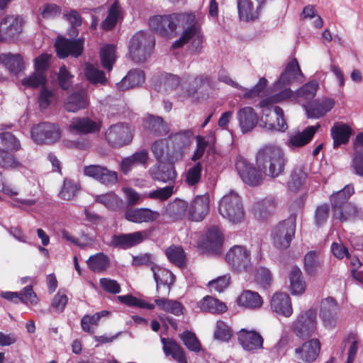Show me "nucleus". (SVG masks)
<instances>
[{
	"label": "nucleus",
	"mask_w": 363,
	"mask_h": 363,
	"mask_svg": "<svg viewBox=\"0 0 363 363\" xmlns=\"http://www.w3.org/2000/svg\"><path fill=\"white\" fill-rule=\"evenodd\" d=\"M274 113L276 116V123H268L267 121H265V128L269 130H277L280 132L286 131L288 129V125L284 118L283 110L279 106H275Z\"/></svg>",
	"instance_id": "nucleus-54"
},
{
	"label": "nucleus",
	"mask_w": 363,
	"mask_h": 363,
	"mask_svg": "<svg viewBox=\"0 0 363 363\" xmlns=\"http://www.w3.org/2000/svg\"><path fill=\"white\" fill-rule=\"evenodd\" d=\"M121 16V9L118 2H114L108 9V15L101 23L104 30L112 29Z\"/></svg>",
	"instance_id": "nucleus-46"
},
{
	"label": "nucleus",
	"mask_w": 363,
	"mask_h": 363,
	"mask_svg": "<svg viewBox=\"0 0 363 363\" xmlns=\"http://www.w3.org/2000/svg\"><path fill=\"white\" fill-rule=\"evenodd\" d=\"M150 269L157 283V294H160L162 291H164V295L168 296L171 289V285L174 281V276L169 270L155 264H151Z\"/></svg>",
	"instance_id": "nucleus-18"
},
{
	"label": "nucleus",
	"mask_w": 363,
	"mask_h": 363,
	"mask_svg": "<svg viewBox=\"0 0 363 363\" xmlns=\"http://www.w3.org/2000/svg\"><path fill=\"white\" fill-rule=\"evenodd\" d=\"M96 201L104 204L108 208L113 209L118 205L119 198L114 193L109 192L96 196Z\"/></svg>",
	"instance_id": "nucleus-64"
},
{
	"label": "nucleus",
	"mask_w": 363,
	"mask_h": 363,
	"mask_svg": "<svg viewBox=\"0 0 363 363\" xmlns=\"http://www.w3.org/2000/svg\"><path fill=\"white\" fill-rule=\"evenodd\" d=\"M77 191V184L74 182L66 179L64 181L63 186L60 192V196L64 200L69 201L75 196Z\"/></svg>",
	"instance_id": "nucleus-58"
},
{
	"label": "nucleus",
	"mask_w": 363,
	"mask_h": 363,
	"mask_svg": "<svg viewBox=\"0 0 363 363\" xmlns=\"http://www.w3.org/2000/svg\"><path fill=\"white\" fill-rule=\"evenodd\" d=\"M187 208L185 201L176 199L166 206L164 213L173 220H179L185 215Z\"/></svg>",
	"instance_id": "nucleus-44"
},
{
	"label": "nucleus",
	"mask_w": 363,
	"mask_h": 363,
	"mask_svg": "<svg viewBox=\"0 0 363 363\" xmlns=\"http://www.w3.org/2000/svg\"><path fill=\"white\" fill-rule=\"evenodd\" d=\"M85 176L92 178L104 185H112L118 181V174L104 166L90 164L83 169Z\"/></svg>",
	"instance_id": "nucleus-15"
},
{
	"label": "nucleus",
	"mask_w": 363,
	"mask_h": 363,
	"mask_svg": "<svg viewBox=\"0 0 363 363\" xmlns=\"http://www.w3.org/2000/svg\"><path fill=\"white\" fill-rule=\"evenodd\" d=\"M89 268L96 273L106 271L110 267V259L103 252H99L89 257L86 261Z\"/></svg>",
	"instance_id": "nucleus-41"
},
{
	"label": "nucleus",
	"mask_w": 363,
	"mask_h": 363,
	"mask_svg": "<svg viewBox=\"0 0 363 363\" xmlns=\"http://www.w3.org/2000/svg\"><path fill=\"white\" fill-rule=\"evenodd\" d=\"M105 138L113 147L128 145L133 139L132 128L128 124L123 123L112 125L106 131Z\"/></svg>",
	"instance_id": "nucleus-10"
},
{
	"label": "nucleus",
	"mask_w": 363,
	"mask_h": 363,
	"mask_svg": "<svg viewBox=\"0 0 363 363\" xmlns=\"http://www.w3.org/2000/svg\"><path fill=\"white\" fill-rule=\"evenodd\" d=\"M354 188L352 186L347 185L343 189L331 196L330 201L333 211L343 206L347 203L348 199L353 194Z\"/></svg>",
	"instance_id": "nucleus-47"
},
{
	"label": "nucleus",
	"mask_w": 363,
	"mask_h": 363,
	"mask_svg": "<svg viewBox=\"0 0 363 363\" xmlns=\"http://www.w3.org/2000/svg\"><path fill=\"white\" fill-rule=\"evenodd\" d=\"M101 63L104 69L108 72L113 68L116 60V48L112 45H106L101 48L100 52Z\"/></svg>",
	"instance_id": "nucleus-45"
},
{
	"label": "nucleus",
	"mask_w": 363,
	"mask_h": 363,
	"mask_svg": "<svg viewBox=\"0 0 363 363\" xmlns=\"http://www.w3.org/2000/svg\"><path fill=\"white\" fill-rule=\"evenodd\" d=\"M238 341L242 348L247 351H253L262 348L263 338L254 330L241 329L238 333Z\"/></svg>",
	"instance_id": "nucleus-25"
},
{
	"label": "nucleus",
	"mask_w": 363,
	"mask_h": 363,
	"mask_svg": "<svg viewBox=\"0 0 363 363\" xmlns=\"http://www.w3.org/2000/svg\"><path fill=\"white\" fill-rule=\"evenodd\" d=\"M266 0H236L238 14L242 21L258 19Z\"/></svg>",
	"instance_id": "nucleus-12"
},
{
	"label": "nucleus",
	"mask_w": 363,
	"mask_h": 363,
	"mask_svg": "<svg viewBox=\"0 0 363 363\" xmlns=\"http://www.w3.org/2000/svg\"><path fill=\"white\" fill-rule=\"evenodd\" d=\"M203 19V16L201 13L185 12L153 16L150 19L149 25L153 30L167 38L175 36L177 27L182 28L181 36L173 43L172 48H181L190 43L191 50L199 52L203 43L201 30Z\"/></svg>",
	"instance_id": "nucleus-1"
},
{
	"label": "nucleus",
	"mask_w": 363,
	"mask_h": 363,
	"mask_svg": "<svg viewBox=\"0 0 363 363\" xmlns=\"http://www.w3.org/2000/svg\"><path fill=\"white\" fill-rule=\"evenodd\" d=\"M56 99L55 91L49 89L45 85L41 87L40 91L38 103L41 109L48 108Z\"/></svg>",
	"instance_id": "nucleus-53"
},
{
	"label": "nucleus",
	"mask_w": 363,
	"mask_h": 363,
	"mask_svg": "<svg viewBox=\"0 0 363 363\" xmlns=\"http://www.w3.org/2000/svg\"><path fill=\"white\" fill-rule=\"evenodd\" d=\"M201 172L202 166L200 162L189 167L185 174L186 183L190 186L196 184L201 179Z\"/></svg>",
	"instance_id": "nucleus-57"
},
{
	"label": "nucleus",
	"mask_w": 363,
	"mask_h": 363,
	"mask_svg": "<svg viewBox=\"0 0 363 363\" xmlns=\"http://www.w3.org/2000/svg\"><path fill=\"white\" fill-rule=\"evenodd\" d=\"M306 77L303 74L298 62L296 58L291 59L285 66L284 71L281 73L279 80L274 85V91L280 93L285 86L293 83H301Z\"/></svg>",
	"instance_id": "nucleus-8"
},
{
	"label": "nucleus",
	"mask_w": 363,
	"mask_h": 363,
	"mask_svg": "<svg viewBox=\"0 0 363 363\" xmlns=\"http://www.w3.org/2000/svg\"><path fill=\"white\" fill-rule=\"evenodd\" d=\"M167 296L164 295V291L156 296L155 303L160 309L170 313L174 315H180L183 313V306L181 303L174 300L166 298Z\"/></svg>",
	"instance_id": "nucleus-38"
},
{
	"label": "nucleus",
	"mask_w": 363,
	"mask_h": 363,
	"mask_svg": "<svg viewBox=\"0 0 363 363\" xmlns=\"http://www.w3.org/2000/svg\"><path fill=\"white\" fill-rule=\"evenodd\" d=\"M239 126L243 133L251 131L257 124L258 116L252 107H244L237 113Z\"/></svg>",
	"instance_id": "nucleus-27"
},
{
	"label": "nucleus",
	"mask_w": 363,
	"mask_h": 363,
	"mask_svg": "<svg viewBox=\"0 0 363 363\" xmlns=\"http://www.w3.org/2000/svg\"><path fill=\"white\" fill-rule=\"evenodd\" d=\"M209 210V196H197L189 208V218L194 221H201Z\"/></svg>",
	"instance_id": "nucleus-24"
},
{
	"label": "nucleus",
	"mask_w": 363,
	"mask_h": 363,
	"mask_svg": "<svg viewBox=\"0 0 363 363\" xmlns=\"http://www.w3.org/2000/svg\"><path fill=\"white\" fill-rule=\"evenodd\" d=\"M225 260L234 271H247L251 268L250 252L244 246L232 247L226 253Z\"/></svg>",
	"instance_id": "nucleus-9"
},
{
	"label": "nucleus",
	"mask_w": 363,
	"mask_h": 363,
	"mask_svg": "<svg viewBox=\"0 0 363 363\" xmlns=\"http://www.w3.org/2000/svg\"><path fill=\"white\" fill-rule=\"evenodd\" d=\"M168 259L179 267H182L185 262V254L182 247L172 245L166 250Z\"/></svg>",
	"instance_id": "nucleus-55"
},
{
	"label": "nucleus",
	"mask_w": 363,
	"mask_h": 363,
	"mask_svg": "<svg viewBox=\"0 0 363 363\" xmlns=\"http://www.w3.org/2000/svg\"><path fill=\"white\" fill-rule=\"evenodd\" d=\"M155 46L154 38L145 33L139 32L134 35L129 45V55L133 60L141 62L145 60Z\"/></svg>",
	"instance_id": "nucleus-6"
},
{
	"label": "nucleus",
	"mask_w": 363,
	"mask_h": 363,
	"mask_svg": "<svg viewBox=\"0 0 363 363\" xmlns=\"http://www.w3.org/2000/svg\"><path fill=\"white\" fill-rule=\"evenodd\" d=\"M47 83L45 74L34 71L30 75L21 79V84L24 88L35 89L40 86H44Z\"/></svg>",
	"instance_id": "nucleus-48"
},
{
	"label": "nucleus",
	"mask_w": 363,
	"mask_h": 363,
	"mask_svg": "<svg viewBox=\"0 0 363 363\" xmlns=\"http://www.w3.org/2000/svg\"><path fill=\"white\" fill-rule=\"evenodd\" d=\"M174 186H167L164 188H160L150 192L145 193L146 199H152L160 201L168 199L174 194Z\"/></svg>",
	"instance_id": "nucleus-59"
},
{
	"label": "nucleus",
	"mask_w": 363,
	"mask_h": 363,
	"mask_svg": "<svg viewBox=\"0 0 363 363\" xmlns=\"http://www.w3.org/2000/svg\"><path fill=\"white\" fill-rule=\"evenodd\" d=\"M256 162L258 169L242 157H238L235 162V168L240 178L250 186L261 184L267 170L272 177H277L283 172L285 165L284 152L278 145H266L258 151Z\"/></svg>",
	"instance_id": "nucleus-2"
},
{
	"label": "nucleus",
	"mask_w": 363,
	"mask_h": 363,
	"mask_svg": "<svg viewBox=\"0 0 363 363\" xmlns=\"http://www.w3.org/2000/svg\"><path fill=\"white\" fill-rule=\"evenodd\" d=\"M319 88V83L316 79H313L303 85L296 92H293L290 89H285L280 93H277L272 96L267 97L261 101L259 106L263 108L262 115L268 116L269 109L267 108L273 104L279 103L286 99H296L302 98L304 99H311L314 98ZM262 121L264 122V116H262Z\"/></svg>",
	"instance_id": "nucleus-3"
},
{
	"label": "nucleus",
	"mask_w": 363,
	"mask_h": 363,
	"mask_svg": "<svg viewBox=\"0 0 363 363\" xmlns=\"http://www.w3.org/2000/svg\"><path fill=\"white\" fill-rule=\"evenodd\" d=\"M101 123L99 121H93L89 118H74L68 126L71 133L88 134L100 130Z\"/></svg>",
	"instance_id": "nucleus-22"
},
{
	"label": "nucleus",
	"mask_w": 363,
	"mask_h": 363,
	"mask_svg": "<svg viewBox=\"0 0 363 363\" xmlns=\"http://www.w3.org/2000/svg\"><path fill=\"white\" fill-rule=\"evenodd\" d=\"M321 343L318 338H311L305 341L294 350L296 358L303 363H313L319 357Z\"/></svg>",
	"instance_id": "nucleus-13"
},
{
	"label": "nucleus",
	"mask_w": 363,
	"mask_h": 363,
	"mask_svg": "<svg viewBox=\"0 0 363 363\" xmlns=\"http://www.w3.org/2000/svg\"><path fill=\"white\" fill-rule=\"evenodd\" d=\"M147 159L148 155L146 150L136 152L131 156L125 157L122 160L121 164V171L126 174L133 167L139 164H145Z\"/></svg>",
	"instance_id": "nucleus-40"
},
{
	"label": "nucleus",
	"mask_w": 363,
	"mask_h": 363,
	"mask_svg": "<svg viewBox=\"0 0 363 363\" xmlns=\"http://www.w3.org/2000/svg\"><path fill=\"white\" fill-rule=\"evenodd\" d=\"M318 328L317 312L309 308L301 312L291 323V330L298 337H311Z\"/></svg>",
	"instance_id": "nucleus-5"
},
{
	"label": "nucleus",
	"mask_w": 363,
	"mask_h": 363,
	"mask_svg": "<svg viewBox=\"0 0 363 363\" xmlns=\"http://www.w3.org/2000/svg\"><path fill=\"white\" fill-rule=\"evenodd\" d=\"M351 127L344 123L337 122L330 129L331 137L333 140V147H337L341 145L347 144L352 135Z\"/></svg>",
	"instance_id": "nucleus-30"
},
{
	"label": "nucleus",
	"mask_w": 363,
	"mask_h": 363,
	"mask_svg": "<svg viewBox=\"0 0 363 363\" xmlns=\"http://www.w3.org/2000/svg\"><path fill=\"white\" fill-rule=\"evenodd\" d=\"M197 306L201 311L213 314L223 313L228 308L225 303L211 296H204L198 302Z\"/></svg>",
	"instance_id": "nucleus-36"
},
{
	"label": "nucleus",
	"mask_w": 363,
	"mask_h": 363,
	"mask_svg": "<svg viewBox=\"0 0 363 363\" xmlns=\"http://www.w3.org/2000/svg\"><path fill=\"white\" fill-rule=\"evenodd\" d=\"M161 342L167 357L171 356L178 363H187L183 348L172 339L162 337Z\"/></svg>",
	"instance_id": "nucleus-35"
},
{
	"label": "nucleus",
	"mask_w": 363,
	"mask_h": 363,
	"mask_svg": "<svg viewBox=\"0 0 363 363\" xmlns=\"http://www.w3.org/2000/svg\"><path fill=\"white\" fill-rule=\"evenodd\" d=\"M53 128L51 123H42L33 125L30 130L32 139L37 143H44L46 141V131H49Z\"/></svg>",
	"instance_id": "nucleus-51"
},
{
	"label": "nucleus",
	"mask_w": 363,
	"mask_h": 363,
	"mask_svg": "<svg viewBox=\"0 0 363 363\" xmlns=\"http://www.w3.org/2000/svg\"><path fill=\"white\" fill-rule=\"evenodd\" d=\"M289 289L293 296H301L306 289V284L301 270L297 267H292L289 273Z\"/></svg>",
	"instance_id": "nucleus-32"
},
{
	"label": "nucleus",
	"mask_w": 363,
	"mask_h": 363,
	"mask_svg": "<svg viewBox=\"0 0 363 363\" xmlns=\"http://www.w3.org/2000/svg\"><path fill=\"white\" fill-rule=\"evenodd\" d=\"M160 216L158 211L147 208L128 209L125 212V218L136 223L154 222L159 219Z\"/></svg>",
	"instance_id": "nucleus-23"
},
{
	"label": "nucleus",
	"mask_w": 363,
	"mask_h": 363,
	"mask_svg": "<svg viewBox=\"0 0 363 363\" xmlns=\"http://www.w3.org/2000/svg\"><path fill=\"white\" fill-rule=\"evenodd\" d=\"M320 127V124L318 123L315 125L308 126L302 131L291 133L286 143L287 146L291 149H296L307 145L311 141Z\"/></svg>",
	"instance_id": "nucleus-21"
},
{
	"label": "nucleus",
	"mask_w": 363,
	"mask_h": 363,
	"mask_svg": "<svg viewBox=\"0 0 363 363\" xmlns=\"http://www.w3.org/2000/svg\"><path fill=\"white\" fill-rule=\"evenodd\" d=\"M0 63L3 65L10 73L14 74H17L25 69L23 57L18 53H0Z\"/></svg>",
	"instance_id": "nucleus-29"
},
{
	"label": "nucleus",
	"mask_w": 363,
	"mask_h": 363,
	"mask_svg": "<svg viewBox=\"0 0 363 363\" xmlns=\"http://www.w3.org/2000/svg\"><path fill=\"white\" fill-rule=\"evenodd\" d=\"M84 74L86 79L93 84H105L107 78L105 73L100 70L97 66L87 62L84 65Z\"/></svg>",
	"instance_id": "nucleus-43"
},
{
	"label": "nucleus",
	"mask_w": 363,
	"mask_h": 363,
	"mask_svg": "<svg viewBox=\"0 0 363 363\" xmlns=\"http://www.w3.org/2000/svg\"><path fill=\"white\" fill-rule=\"evenodd\" d=\"M84 40L77 39L70 40L65 38L59 37L55 43V49L57 55L60 58H65L68 55L78 57L83 51Z\"/></svg>",
	"instance_id": "nucleus-16"
},
{
	"label": "nucleus",
	"mask_w": 363,
	"mask_h": 363,
	"mask_svg": "<svg viewBox=\"0 0 363 363\" xmlns=\"http://www.w3.org/2000/svg\"><path fill=\"white\" fill-rule=\"evenodd\" d=\"M108 314V311H102L101 312L96 313L93 315H86L82 317L81 320V326L84 332L89 333H94V330L92 326H96L98 322L101 317H104Z\"/></svg>",
	"instance_id": "nucleus-50"
},
{
	"label": "nucleus",
	"mask_w": 363,
	"mask_h": 363,
	"mask_svg": "<svg viewBox=\"0 0 363 363\" xmlns=\"http://www.w3.org/2000/svg\"><path fill=\"white\" fill-rule=\"evenodd\" d=\"M89 105L88 96L86 90L81 89L69 94L64 101V107L69 112L75 113L85 108Z\"/></svg>",
	"instance_id": "nucleus-28"
},
{
	"label": "nucleus",
	"mask_w": 363,
	"mask_h": 363,
	"mask_svg": "<svg viewBox=\"0 0 363 363\" xmlns=\"http://www.w3.org/2000/svg\"><path fill=\"white\" fill-rule=\"evenodd\" d=\"M333 212L334 216L341 220H346L352 218H355L358 216L359 213L357 208L350 203L344 204L343 206L340 208H337L334 210Z\"/></svg>",
	"instance_id": "nucleus-52"
},
{
	"label": "nucleus",
	"mask_w": 363,
	"mask_h": 363,
	"mask_svg": "<svg viewBox=\"0 0 363 363\" xmlns=\"http://www.w3.org/2000/svg\"><path fill=\"white\" fill-rule=\"evenodd\" d=\"M144 127L155 135H165L169 132L167 125L160 117L152 116L147 117L144 121Z\"/></svg>",
	"instance_id": "nucleus-42"
},
{
	"label": "nucleus",
	"mask_w": 363,
	"mask_h": 363,
	"mask_svg": "<svg viewBox=\"0 0 363 363\" xmlns=\"http://www.w3.org/2000/svg\"><path fill=\"white\" fill-rule=\"evenodd\" d=\"M335 105L333 98L322 96L305 106L308 118H320L330 111Z\"/></svg>",
	"instance_id": "nucleus-20"
},
{
	"label": "nucleus",
	"mask_w": 363,
	"mask_h": 363,
	"mask_svg": "<svg viewBox=\"0 0 363 363\" xmlns=\"http://www.w3.org/2000/svg\"><path fill=\"white\" fill-rule=\"evenodd\" d=\"M296 229V219L290 217L278 223L273 228L271 240L277 249H286L289 247Z\"/></svg>",
	"instance_id": "nucleus-7"
},
{
	"label": "nucleus",
	"mask_w": 363,
	"mask_h": 363,
	"mask_svg": "<svg viewBox=\"0 0 363 363\" xmlns=\"http://www.w3.org/2000/svg\"><path fill=\"white\" fill-rule=\"evenodd\" d=\"M171 138L168 140H159L153 143L152 152L157 160H166L167 155L169 154Z\"/></svg>",
	"instance_id": "nucleus-49"
},
{
	"label": "nucleus",
	"mask_w": 363,
	"mask_h": 363,
	"mask_svg": "<svg viewBox=\"0 0 363 363\" xmlns=\"http://www.w3.org/2000/svg\"><path fill=\"white\" fill-rule=\"evenodd\" d=\"M270 311L276 315L290 317L293 314V307L290 296L285 292L274 293L269 303Z\"/></svg>",
	"instance_id": "nucleus-17"
},
{
	"label": "nucleus",
	"mask_w": 363,
	"mask_h": 363,
	"mask_svg": "<svg viewBox=\"0 0 363 363\" xmlns=\"http://www.w3.org/2000/svg\"><path fill=\"white\" fill-rule=\"evenodd\" d=\"M117 299L121 303L129 306H135L140 308L152 310L155 308L152 303H148L143 299L138 298L132 295L118 296Z\"/></svg>",
	"instance_id": "nucleus-56"
},
{
	"label": "nucleus",
	"mask_w": 363,
	"mask_h": 363,
	"mask_svg": "<svg viewBox=\"0 0 363 363\" xmlns=\"http://www.w3.org/2000/svg\"><path fill=\"white\" fill-rule=\"evenodd\" d=\"M236 302L239 306L244 308L256 310L261 308L263 299L257 292L245 290L237 298Z\"/></svg>",
	"instance_id": "nucleus-33"
},
{
	"label": "nucleus",
	"mask_w": 363,
	"mask_h": 363,
	"mask_svg": "<svg viewBox=\"0 0 363 363\" xmlns=\"http://www.w3.org/2000/svg\"><path fill=\"white\" fill-rule=\"evenodd\" d=\"M180 337L184 344L189 350L196 352L200 351L201 345L194 333L186 331Z\"/></svg>",
	"instance_id": "nucleus-61"
},
{
	"label": "nucleus",
	"mask_w": 363,
	"mask_h": 363,
	"mask_svg": "<svg viewBox=\"0 0 363 363\" xmlns=\"http://www.w3.org/2000/svg\"><path fill=\"white\" fill-rule=\"evenodd\" d=\"M201 246L213 253H219L223 245V235L216 227L210 228L206 237L201 242Z\"/></svg>",
	"instance_id": "nucleus-31"
},
{
	"label": "nucleus",
	"mask_w": 363,
	"mask_h": 363,
	"mask_svg": "<svg viewBox=\"0 0 363 363\" xmlns=\"http://www.w3.org/2000/svg\"><path fill=\"white\" fill-rule=\"evenodd\" d=\"M147 236L145 231H138L128 234L114 235L111 245L121 248H128L142 242Z\"/></svg>",
	"instance_id": "nucleus-26"
},
{
	"label": "nucleus",
	"mask_w": 363,
	"mask_h": 363,
	"mask_svg": "<svg viewBox=\"0 0 363 363\" xmlns=\"http://www.w3.org/2000/svg\"><path fill=\"white\" fill-rule=\"evenodd\" d=\"M122 190L129 206L137 205L146 199L145 193L143 194H140L132 188L124 187Z\"/></svg>",
	"instance_id": "nucleus-63"
},
{
	"label": "nucleus",
	"mask_w": 363,
	"mask_h": 363,
	"mask_svg": "<svg viewBox=\"0 0 363 363\" xmlns=\"http://www.w3.org/2000/svg\"><path fill=\"white\" fill-rule=\"evenodd\" d=\"M220 214L233 223L241 222L244 218V211L238 194L230 191L224 195L219 201Z\"/></svg>",
	"instance_id": "nucleus-4"
},
{
	"label": "nucleus",
	"mask_w": 363,
	"mask_h": 363,
	"mask_svg": "<svg viewBox=\"0 0 363 363\" xmlns=\"http://www.w3.org/2000/svg\"><path fill=\"white\" fill-rule=\"evenodd\" d=\"M353 145L354 157L352 166L357 174L363 177V133L357 134Z\"/></svg>",
	"instance_id": "nucleus-37"
},
{
	"label": "nucleus",
	"mask_w": 363,
	"mask_h": 363,
	"mask_svg": "<svg viewBox=\"0 0 363 363\" xmlns=\"http://www.w3.org/2000/svg\"><path fill=\"white\" fill-rule=\"evenodd\" d=\"M145 79V73L143 70L132 69L116 86L118 89L124 91L141 85L144 83Z\"/></svg>",
	"instance_id": "nucleus-34"
},
{
	"label": "nucleus",
	"mask_w": 363,
	"mask_h": 363,
	"mask_svg": "<svg viewBox=\"0 0 363 363\" xmlns=\"http://www.w3.org/2000/svg\"><path fill=\"white\" fill-rule=\"evenodd\" d=\"M20 301L25 304L37 305L39 302V298L37 294L33 291V286L28 285L24 287L20 292Z\"/></svg>",
	"instance_id": "nucleus-60"
},
{
	"label": "nucleus",
	"mask_w": 363,
	"mask_h": 363,
	"mask_svg": "<svg viewBox=\"0 0 363 363\" xmlns=\"http://www.w3.org/2000/svg\"><path fill=\"white\" fill-rule=\"evenodd\" d=\"M338 306L334 298L328 297L321 301L320 316L325 327H335L338 318Z\"/></svg>",
	"instance_id": "nucleus-19"
},
{
	"label": "nucleus",
	"mask_w": 363,
	"mask_h": 363,
	"mask_svg": "<svg viewBox=\"0 0 363 363\" xmlns=\"http://www.w3.org/2000/svg\"><path fill=\"white\" fill-rule=\"evenodd\" d=\"M23 19L18 16H8L0 21V42L16 39L23 30Z\"/></svg>",
	"instance_id": "nucleus-11"
},
{
	"label": "nucleus",
	"mask_w": 363,
	"mask_h": 363,
	"mask_svg": "<svg viewBox=\"0 0 363 363\" xmlns=\"http://www.w3.org/2000/svg\"><path fill=\"white\" fill-rule=\"evenodd\" d=\"M2 145L10 151H17L20 149L19 140L10 133L0 134Z\"/></svg>",
	"instance_id": "nucleus-62"
},
{
	"label": "nucleus",
	"mask_w": 363,
	"mask_h": 363,
	"mask_svg": "<svg viewBox=\"0 0 363 363\" xmlns=\"http://www.w3.org/2000/svg\"><path fill=\"white\" fill-rule=\"evenodd\" d=\"M323 260L320 254L310 251L304 257V269L309 275L316 274L323 267Z\"/></svg>",
	"instance_id": "nucleus-39"
},
{
	"label": "nucleus",
	"mask_w": 363,
	"mask_h": 363,
	"mask_svg": "<svg viewBox=\"0 0 363 363\" xmlns=\"http://www.w3.org/2000/svg\"><path fill=\"white\" fill-rule=\"evenodd\" d=\"M191 136L192 133L190 130H186L172 136L171 145L172 148L170 147L169 154L167 155L166 160L172 164L182 160L184 155L183 148L189 143Z\"/></svg>",
	"instance_id": "nucleus-14"
}]
</instances>
